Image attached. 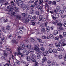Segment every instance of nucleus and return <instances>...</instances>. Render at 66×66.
I'll return each mask as SVG.
<instances>
[{
	"mask_svg": "<svg viewBox=\"0 0 66 66\" xmlns=\"http://www.w3.org/2000/svg\"><path fill=\"white\" fill-rule=\"evenodd\" d=\"M20 54H21L20 52L19 51L17 53H14V55L15 56H16V55H20Z\"/></svg>",
	"mask_w": 66,
	"mask_h": 66,
	"instance_id": "13",
	"label": "nucleus"
},
{
	"mask_svg": "<svg viewBox=\"0 0 66 66\" xmlns=\"http://www.w3.org/2000/svg\"><path fill=\"white\" fill-rule=\"evenodd\" d=\"M63 36H66V32H64L63 33Z\"/></svg>",
	"mask_w": 66,
	"mask_h": 66,
	"instance_id": "60",
	"label": "nucleus"
},
{
	"mask_svg": "<svg viewBox=\"0 0 66 66\" xmlns=\"http://www.w3.org/2000/svg\"><path fill=\"white\" fill-rule=\"evenodd\" d=\"M61 17L63 18H65V17H66V15H61Z\"/></svg>",
	"mask_w": 66,
	"mask_h": 66,
	"instance_id": "49",
	"label": "nucleus"
},
{
	"mask_svg": "<svg viewBox=\"0 0 66 66\" xmlns=\"http://www.w3.org/2000/svg\"><path fill=\"white\" fill-rule=\"evenodd\" d=\"M29 21L30 20L28 19V18H25L24 19V21L25 23H28Z\"/></svg>",
	"mask_w": 66,
	"mask_h": 66,
	"instance_id": "8",
	"label": "nucleus"
},
{
	"mask_svg": "<svg viewBox=\"0 0 66 66\" xmlns=\"http://www.w3.org/2000/svg\"><path fill=\"white\" fill-rule=\"evenodd\" d=\"M45 53L47 54H49V53H50L48 51H46Z\"/></svg>",
	"mask_w": 66,
	"mask_h": 66,
	"instance_id": "58",
	"label": "nucleus"
},
{
	"mask_svg": "<svg viewBox=\"0 0 66 66\" xmlns=\"http://www.w3.org/2000/svg\"><path fill=\"white\" fill-rule=\"evenodd\" d=\"M47 39H48V40H51V37H50V35L49 36H47V37H46Z\"/></svg>",
	"mask_w": 66,
	"mask_h": 66,
	"instance_id": "40",
	"label": "nucleus"
},
{
	"mask_svg": "<svg viewBox=\"0 0 66 66\" xmlns=\"http://www.w3.org/2000/svg\"><path fill=\"white\" fill-rule=\"evenodd\" d=\"M63 57V55H60L58 56V58L59 59H61Z\"/></svg>",
	"mask_w": 66,
	"mask_h": 66,
	"instance_id": "34",
	"label": "nucleus"
},
{
	"mask_svg": "<svg viewBox=\"0 0 66 66\" xmlns=\"http://www.w3.org/2000/svg\"><path fill=\"white\" fill-rule=\"evenodd\" d=\"M22 16H23V17L25 16L26 17V16H28V14H25V13H22Z\"/></svg>",
	"mask_w": 66,
	"mask_h": 66,
	"instance_id": "27",
	"label": "nucleus"
},
{
	"mask_svg": "<svg viewBox=\"0 0 66 66\" xmlns=\"http://www.w3.org/2000/svg\"><path fill=\"white\" fill-rule=\"evenodd\" d=\"M52 23L53 24H54L55 25H56L57 24V23H58L57 24V25L58 26H59V27H62V24H61V21H57V20H55V21H53Z\"/></svg>",
	"mask_w": 66,
	"mask_h": 66,
	"instance_id": "3",
	"label": "nucleus"
},
{
	"mask_svg": "<svg viewBox=\"0 0 66 66\" xmlns=\"http://www.w3.org/2000/svg\"><path fill=\"white\" fill-rule=\"evenodd\" d=\"M12 41L13 42V43H14L16 45H17L18 44V42L17 41V39H16L14 38H13L12 40Z\"/></svg>",
	"mask_w": 66,
	"mask_h": 66,
	"instance_id": "10",
	"label": "nucleus"
},
{
	"mask_svg": "<svg viewBox=\"0 0 66 66\" xmlns=\"http://www.w3.org/2000/svg\"><path fill=\"white\" fill-rule=\"evenodd\" d=\"M16 63L17 64H18V65H19L20 63H21L19 61L17 60H16Z\"/></svg>",
	"mask_w": 66,
	"mask_h": 66,
	"instance_id": "41",
	"label": "nucleus"
},
{
	"mask_svg": "<svg viewBox=\"0 0 66 66\" xmlns=\"http://www.w3.org/2000/svg\"><path fill=\"white\" fill-rule=\"evenodd\" d=\"M65 39H64V38H63L61 40V42L62 43H64L65 42Z\"/></svg>",
	"mask_w": 66,
	"mask_h": 66,
	"instance_id": "42",
	"label": "nucleus"
},
{
	"mask_svg": "<svg viewBox=\"0 0 66 66\" xmlns=\"http://www.w3.org/2000/svg\"><path fill=\"white\" fill-rule=\"evenodd\" d=\"M35 66H38V62H35Z\"/></svg>",
	"mask_w": 66,
	"mask_h": 66,
	"instance_id": "52",
	"label": "nucleus"
},
{
	"mask_svg": "<svg viewBox=\"0 0 66 66\" xmlns=\"http://www.w3.org/2000/svg\"><path fill=\"white\" fill-rule=\"evenodd\" d=\"M29 54V52L27 51L25 52V54L26 55H28Z\"/></svg>",
	"mask_w": 66,
	"mask_h": 66,
	"instance_id": "33",
	"label": "nucleus"
},
{
	"mask_svg": "<svg viewBox=\"0 0 66 66\" xmlns=\"http://www.w3.org/2000/svg\"><path fill=\"white\" fill-rule=\"evenodd\" d=\"M50 53H52L53 52V50L51 48L50 49L48 50Z\"/></svg>",
	"mask_w": 66,
	"mask_h": 66,
	"instance_id": "36",
	"label": "nucleus"
},
{
	"mask_svg": "<svg viewBox=\"0 0 66 66\" xmlns=\"http://www.w3.org/2000/svg\"><path fill=\"white\" fill-rule=\"evenodd\" d=\"M41 32L42 33H46V30H45V28H42L41 30Z\"/></svg>",
	"mask_w": 66,
	"mask_h": 66,
	"instance_id": "17",
	"label": "nucleus"
},
{
	"mask_svg": "<svg viewBox=\"0 0 66 66\" xmlns=\"http://www.w3.org/2000/svg\"><path fill=\"white\" fill-rule=\"evenodd\" d=\"M47 60V58H46L45 57H44L43 58L42 60V62H46Z\"/></svg>",
	"mask_w": 66,
	"mask_h": 66,
	"instance_id": "22",
	"label": "nucleus"
},
{
	"mask_svg": "<svg viewBox=\"0 0 66 66\" xmlns=\"http://www.w3.org/2000/svg\"><path fill=\"white\" fill-rule=\"evenodd\" d=\"M6 29L8 30H9L10 29V27L9 25H7L6 27Z\"/></svg>",
	"mask_w": 66,
	"mask_h": 66,
	"instance_id": "39",
	"label": "nucleus"
},
{
	"mask_svg": "<svg viewBox=\"0 0 66 66\" xmlns=\"http://www.w3.org/2000/svg\"><path fill=\"white\" fill-rule=\"evenodd\" d=\"M26 59L27 61H30L31 60V58L29 56H28L26 57Z\"/></svg>",
	"mask_w": 66,
	"mask_h": 66,
	"instance_id": "30",
	"label": "nucleus"
},
{
	"mask_svg": "<svg viewBox=\"0 0 66 66\" xmlns=\"http://www.w3.org/2000/svg\"><path fill=\"white\" fill-rule=\"evenodd\" d=\"M59 37V38H60V39H62V38H63V36L61 35H60L59 36H58Z\"/></svg>",
	"mask_w": 66,
	"mask_h": 66,
	"instance_id": "44",
	"label": "nucleus"
},
{
	"mask_svg": "<svg viewBox=\"0 0 66 66\" xmlns=\"http://www.w3.org/2000/svg\"><path fill=\"white\" fill-rule=\"evenodd\" d=\"M34 0H33V1H29V4H31V3H33V2H34Z\"/></svg>",
	"mask_w": 66,
	"mask_h": 66,
	"instance_id": "45",
	"label": "nucleus"
},
{
	"mask_svg": "<svg viewBox=\"0 0 66 66\" xmlns=\"http://www.w3.org/2000/svg\"><path fill=\"white\" fill-rule=\"evenodd\" d=\"M41 16H42V15H40L39 16V21H41V20H42V18H40Z\"/></svg>",
	"mask_w": 66,
	"mask_h": 66,
	"instance_id": "57",
	"label": "nucleus"
},
{
	"mask_svg": "<svg viewBox=\"0 0 66 66\" xmlns=\"http://www.w3.org/2000/svg\"><path fill=\"white\" fill-rule=\"evenodd\" d=\"M21 16L19 15L17 16L16 17V19H18V20H19L20 19H21Z\"/></svg>",
	"mask_w": 66,
	"mask_h": 66,
	"instance_id": "35",
	"label": "nucleus"
},
{
	"mask_svg": "<svg viewBox=\"0 0 66 66\" xmlns=\"http://www.w3.org/2000/svg\"><path fill=\"white\" fill-rule=\"evenodd\" d=\"M10 57H11V58L12 59H14V56H13V55H10Z\"/></svg>",
	"mask_w": 66,
	"mask_h": 66,
	"instance_id": "59",
	"label": "nucleus"
},
{
	"mask_svg": "<svg viewBox=\"0 0 66 66\" xmlns=\"http://www.w3.org/2000/svg\"><path fill=\"white\" fill-rule=\"evenodd\" d=\"M49 46L50 48H54V46H53V45L52 44H50L49 45Z\"/></svg>",
	"mask_w": 66,
	"mask_h": 66,
	"instance_id": "25",
	"label": "nucleus"
},
{
	"mask_svg": "<svg viewBox=\"0 0 66 66\" xmlns=\"http://www.w3.org/2000/svg\"><path fill=\"white\" fill-rule=\"evenodd\" d=\"M34 12V11L33 10H30V13L31 14H32V13H33Z\"/></svg>",
	"mask_w": 66,
	"mask_h": 66,
	"instance_id": "55",
	"label": "nucleus"
},
{
	"mask_svg": "<svg viewBox=\"0 0 66 66\" xmlns=\"http://www.w3.org/2000/svg\"><path fill=\"white\" fill-rule=\"evenodd\" d=\"M64 30V29L62 27H57V30L59 32H62L63 30Z\"/></svg>",
	"mask_w": 66,
	"mask_h": 66,
	"instance_id": "9",
	"label": "nucleus"
},
{
	"mask_svg": "<svg viewBox=\"0 0 66 66\" xmlns=\"http://www.w3.org/2000/svg\"><path fill=\"white\" fill-rule=\"evenodd\" d=\"M31 60L32 62H36V60L34 58L32 59Z\"/></svg>",
	"mask_w": 66,
	"mask_h": 66,
	"instance_id": "63",
	"label": "nucleus"
},
{
	"mask_svg": "<svg viewBox=\"0 0 66 66\" xmlns=\"http://www.w3.org/2000/svg\"><path fill=\"white\" fill-rule=\"evenodd\" d=\"M50 36L51 37V39H53L54 38V35L53 34H50Z\"/></svg>",
	"mask_w": 66,
	"mask_h": 66,
	"instance_id": "12",
	"label": "nucleus"
},
{
	"mask_svg": "<svg viewBox=\"0 0 66 66\" xmlns=\"http://www.w3.org/2000/svg\"><path fill=\"white\" fill-rule=\"evenodd\" d=\"M34 50H36L37 51L36 52V54H40L42 53L41 51L39 48H34Z\"/></svg>",
	"mask_w": 66,
	"mask_h": 66,
	"instance_id": "5",
	"label": "nucleus"
},
{
	"mask_svg": "<svg viewBox=\"0 0 66 66\" xmlns=\"http://www.w3.org/2000/svg\"><path fill=\"white\" fill-rule=\"evenodd\" d=\"M12 7H13V6L11 5L7 7V8L8 9H9V12H12L11 14V16H15V15H16V13H15V12H13V9Z\"/></svg>",
	"mask_w": 66,
	"mask_h": 66,
	"instance_id": "2",
	"label": "nucleus"
},
{
	"mask_svg": "<svg viewBox=\"0 0 66 66\" xmlns=\"http://www.w3.org/2000/svg\"><path fill=\"white\" fill-rule=\"evenodd\" d=\"M5 40V37H3V38L2 39V42H1L0 44L1 45V46H2V43H3L4 42Z\"/></svg>",
	"mask_w": 66,
	"mask_h": 66,
	"instance_id": "21",
	"label": "nucleus"
},
{
	"mask_svg": "<svg viewBox=\"0 0 66 66\" xmlns=\"http://www.w3.org/2000/svg\"><path fill=\"white\" fill-rule=\"evenodd\" d=\"M63 9L64 10L65 12H66V7L65 6H64L63 7Z\"/></svg>",
	"mask_w": 66,
	"mask_h": 66,
	"instance_id": "64",
	"label": "nucleus"
},
{
	"mask_svg": "<svg viewBox=\"0 0 66 66\" xmlns=\"http://www.w3.org/2000/svg\"><path fill=\"white\" fill-rule=\"evenodd\" d=\"M53 33L54 35H56L58 34V31L56 30H55L53 31Z\"/></svg>",
	"mask_w": 66,
	"mask_h": 66,
	"instance_id": "16",
	"label": "nucleus"
},
{
	"mask_svg": "<svg viewBox=\"0 0 66 66\" xmlns=\"http://www.w3.org/2000/svg\"><path fill=\"white\" fill-rule=\"evenodd\" d=\"M36 14L37 15H38L39 14V12L38 11H37L36 12Z\"/></svg>",
	"mask_w": 66,
	"mask_h": 66,
	"instance_id": "50",
	"label": "nucleus"
},
{
	"mask_svg": "<svg viewBox=\"0 0 66 66\" xmlns=\"http://www.w3.org/2000/svg\"><path fill=\"white\" fill-rule=\"evenodd\" d=\"M54 28V27L53 26H52L50 28V29H51V30H53Z\"/></svg>",
	"mask_w": 66,
	"mask_h": 66,
	"instance_id": "51",
	"label": "nucleus"
},
{
	"mask_svg": "<svg viewBox=\"0 0 66 66\" xmlns=\"http://www.w3.org/2000/svg\"><path fill=\"white\" fill-rule=\"evenodd\" d=\"M34 47H35L37 49V48H39V46L38 45H35V44H34L33 45Z\"/></svg>",
	"mask_w": 66,
	"mask_h": 66,
	"instance_id": "28",
	"label": "nucleus"
},
{
	"mask_svg": "<svg viewBox=\"0 0 66 66\" xmlns=\"http://www.w3.org/2000/svg\"><path fill=\"white\" fill-rule=\"evenodd\" d=\"M59 14H63L64 13V11L63 10H60L59 11Z\"/></svg>",
	"mask_w": 66,
	"mask_h": 66,
	"instance_id": "29",
	"label": "nucleus"
},
{
	"mask_svg": "<svg viewBox=\"0 0 66 66\" xmlns=\"http://www.w3.org/2000/svg\"><path fill=\"white\" fill-rule=\"evenodd\" d=\"M55 40H59V36L55 37Z\"/></svg>",
	"mask_w": 66,
	"mask_h": 66,
	"instance_id": "43",
	"label": "nucleus"
},
{
	"mask_svg": "<svg viewBox=\"0 0 66 66\" xmlns=\"http://www.w3.org/2000/svg\"><path fill=\"white\" fill-rule=\"evenodd\" d=\"M60 66H66V65L64 62H62L61 63Z\"/></svg>",
	"mask_w": 66,
	"mask_h": 66,
	"instance_id": "19",
	"label": "nucleus"
},
{
	"mask_svg": "<svg viewBox=\"0 0 66 66\" xmlns=\"http://www.w3.org/2000/svg\"><path fill=\"white\" fill-rule=\"evenodd\" d=\"M31 53V54L30 55V56L32 58H35V54L32 53Z\"/></svg>",
	"mask_w": 66,
	"mask_h": 66,
	"instance_id": "18",
	"label": "nucleus"
},
{
	"mask_svg": "<svg viewBox=\"0 0 66 66\" xmlns=\"http://www.w3.org/2000/svg\"><path fill=\"white\" fill-rule=\"evenodd\" d=\"M38 0H36V1L35 2V4L37 6V7L38 8L39 7V4H37V2H38Z\"/></svg>",
	"mask_w": 66,
	"mask_h": 66,
	"instance_id": "11",
	"label": "nucleus"
},
{
	"mask_svg": "<svg viewBox=\"0 0 66 66\" xmlns=\"http://www.w3.org/2000/svg\"><path fill=\"white\" fill-rule=\"evenodd\" d=\"M41 38L43 39H47V37L45 35H43L41 37Z\"/></svg>",
	"mask_w": 66,
	"mask_h": 66,
	"instance_id": "24",
	"label": "nucleus"
},
{
	"mask_svg": "<svg viewBox=\"0 0 66 66\" xmlns=\"http://www.w3.org/2000/svg\"><path fill=\"white\" fill-rule=\"evenodd\" d=\"M42 51L44 52L45 50V48L43 47H42L40 49Z\"/></svg>",
	"mask_w": 66,
	"mask_h": 66,
	"instance_id": "37",
	"label": "nucleus"
},
{
	"mask_svg": "<svg viewBox=\"0 0 66 66\" xmlns=\"http://www.w3.org/2000/svg\"><path fill=\"white\" fill-rule=\"evenodd\" d=\"M61 9V7L60 6H57L56 7V9L57 10H60Z\"/></svg>",
	"mask_w": 66,
	"mask_h": 66,
	"instance_id": "54",
	"label": "nucleus"
},
{
	"mask_svg": "<svg viewBox=\"0 0 66 66\" xmlns=\"http://www.w3.org/2000/svg\"><path fill=\"white\" fill-rule=\"evenodd\" d=\"M46 31L47 32H49L50 30V28L49 26H47L46 28Z\"/></svg>",
	"mask_w": 66,
	"mask_h": 66,
	"instance_id": "20",
	"label": "nucleus"
},
{
	"mask_svg": "<svg viewBox=\"0 0 66 66\" xmlns=\"http://www.w3.org/2000/svg\"><path fill=\"white\" fill-rule=\"evenodd\" d=\"M42 2H43V0H40L39 1H38V3H39L40 4V3H42Z\"/></svg>",
	"mask_w": 66,
	"mask_h": 66,
	"instance_id": "62",
	"label": "nucleus"
},
{
	"mask_svg": "<svg viewBox=\"0 0 66 66\" xmlns=\"http://www.w3.org/2000/svg\"><path fill=\"white\" fill-rule=\"evenodd\" d=\"M20 55L22 57H23L24 56V54L22 53H21Z\"/></svg>",
	"mask_w": 66,
	"mask_h": 66,
	"instance_id": "47",
	"label": "nucleus"
},
{
	"mask_svg": "<svg viewBox=\"0 0 66 66\" xmlns=\"http://www.w3.org/2000/svg\"><path fill=\"white\" fill-rule=\"evenodd\" d=\"M23 1L19 0V3H17L16 4L18 5V6H21L22 5V4H23Z\"/></svg>",
	"mask_w": 66,
	"mask_h": 66,
	"instance_id": "7",
	"label": "nucleus"
},
{
	"mask_svg": "<svg viewBox=\"0 0 66 66\" xmlns=\"http://www.w3.org/2000/svg\"><path fill=\"white\" fill-rule=\"evenodd\" d=\"M29 41H30V42H34V39H30V40H27V41H25V42L26 43H28V42Z\"/></svg>",
	"mask_w": 66,
	"mask_h": 66,
	"instance_id": "15",
	"label": "nucleus"
},
{
	"mask_svg": "<svg viewBox=\"0 0 66 66\" xmlns=\"http://www.w3.org/2000/svg\"><path fill=\"white\" fill-rule=\"evenodd\" d=\"M43 55L44 56H46L47 55V54H46V53L45 52H44L43 53Z\"/></svg>",
	"mask_w": 66,
	"mask_h": 66,
	"instance_id": "61",
	"label": "nucleus"
},
{
	"mask_svg": "<svg viewBox=\"0 0 66 66\" xmlns=\"http://www.w3.org/2000/svg\"><path fill=\"white\" fill-rule=\"evenodd\" d=\"M64 46H66V44H65L64 43L63 44L61 45V47L62 48H63Z\"/></svg>",
	"mask_w": 66,
	"mask_h": 66,
	"instance_id": "38",
	"label": "nucleus"
},
{
	"mask_svg": "<svg viewBox=\"0 0 66 66\" xmlns=\"http://www.w3.org/2000/svg\"><path fill=\"white\" fill-rule=\"evenodd\" d=\"M47 2V3H48V4H51V3H52V2L49 0H48Z\"/></svg>",
	"mask_w": 66,
	"mask_h": 66,
	"instance_id": "46",
	"label": "nucleus"
},
{
	"mask_svg": "<svg viewBox=\"0 0 66 66\" xmlns=\"http://www.w3.org/2000/svg\"><path fill=\"white\" fill-rule=\"evenodd\" d=\"M14 10L15 12H18L19 11L18 10V8H17L14 7Z\"/></svg>",
	"mask_w": 66,
	"mask_h": 66,
	"instance_id": "32",
	"label": "nucleus"
},
{
	"mask_svg": "<svg viewBox=\"0 0 66 66\" xmlns=\"http://www.w3.org/2000/svg\"><path fill=\"white\" fill-rule=\"evenodd\" d=\"M21 49H22V51L23 53H25L27 51V49H29V51H30V53H33L34 52L33 49L31 48V46L29 44L24 45L23 44H21V46H19L18 47L17 50L18 51H20Z\"/></svg>",
	"mask_w": 66,
	"mask_h": 66,
	"instance_id": "1",
	"label": "nucleus"
},
{
	"mask_svg": "<svg viewBox=\"0 0 66 66\" xmlns=\"http://www.w3.org/2000/svg\"><path fill=\"white\" fill-rule=\"evenodd\" d=\"M57 51H63L64 50V48L63 47H61L60 48H58L57 49Z\"/></svg>",
	"mask_w": 66,
	"mask_h": 66,
	"instance_id": "14",
	"label": "nucleus"
},
{
	"mask_svg": "<svg viewBox=\"0 0 66 66\" xmlns=\"http://www.w3.org/2000/svg\"><path fill=\"white\" fill-rule=\"evenodd\" d=\"M54 15L55 17L52 15L51 16L52 17L54 20L56 18H58V17H59V13H56L55 14H54Z\"/></svg>",
	"mask_w": 66,
	"mask_h": 66,
	"instance_id": "6",
	"label": "nucleus"
},
{
	"mask_svg": "<svg viewBox=\"0 0 66 66\" xmlns=\"http://www.w3.org/2000/svg\"><path fill=\"white\" fill-rule=\"evenodd\" d=\"M55 45L56 47H58V48H59V47H60V45L58 43H55Z\"/></svg>",
	"mask_w": 66,
	"mask_h": 66,
	"instance_id": "23",
	"label": "nucleus"
},
{
	"mask_svg": "<svg viewBox=\"0 0 66 66\" xmlns=\"http://www.w3.org/2000/svg\"><path fill=\"white\" fill-rule=\"evenodd\" d=\"M53 52L54 53H57V50L56 49H53Z\"/></svg>",
	"mask_w": 66,
	"mask_h": 66,
	"instance_id": "31",
	"label": "nucleus"
},
{
	"mask_svg": "<svg viewBox=\"0 0 66 66\" xmlns=\"http://www.w3.org/2000/svg\"><path fill=\"white\" fill-rule=\"evenodd\" d=\"M34 7H35V5H33L31 6V8L32 9L34 8Z\"/></svg>",
	"mask_w": 66,
	"mask_h": 66,
	"instance_id": "53",
	"label": "nucleus"
},
{
	"mask_svg": "<svg viewBox=\"0 0 66 66\" xmlns=\"http://www.w3.org/2000/svg\"><path fill=\"white\" fill-rule=\"evenodd\" d=\"M37 58L38 59H40L41 58V55L38 54L37 55Z\"/></svg>",
	"mask_w": 66,
	"mask_h": 66,
	"instance_id": "26",
	"label": "nucleus"
},
{
	"mask_svg": "<svg viewBox=\"0 0 66 66\" xmlns=\"http://www.w3.org/2000/svg\"><path fill=\"white\" fill-rule=\"evenodd\" d=\"M28 16H27V17H28V18H30V19H31V18H32V16H31V15H28H28H27Z\"/></svg>",
	"mask_w": 66,
	"mask_h": 66,
	"instance_id": "56",
	"label": "nucleus"
},
{
	"mask_svg": "<svg viewBox=\"0 0 66 66\" xmlns=\"http://www.w3.org/2000/svg\"><path fill=\"white\" fill-rule=\"evenodd\" d=\"M22 9L23 10H25L26 9L27 10H29L30 9L29 6L28 5L23 4V5L21 7Z\"/></svg>",
	"mask_w": 66,
	"mask_h": 66,
	"instance_id": "4",
	"label": "nucleus"
},
{
	"mask_svg": "<svg viewBox=\"0 0 66 66\" xmlns=\"http://www.w3.org/2000/svg\"><path fill=\"white\" fill-rule=\"evenodd\" d=\"M34 28L35 29V30H32L31 31V32H34V31H37V28L35 27Z\"/></svg>",
	"mask_w": 66,
	"mask_h": 66,
	"instance_id": "48",
	"label": "nucleus"
}]
</instances>
